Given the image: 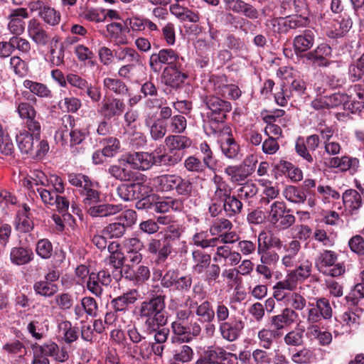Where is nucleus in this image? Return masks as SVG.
Returning a JSON list of instances; mask_svg holds the SVG:
<instances>
[{
	"mask_svg": "<svg viewBox=\"0 0 364 364\" xmlns=\"http://www.w3.org/2000/svg\"><path fill=\"white\" fill-rule=\"evenodd\" d=\"M22 183L24 187L36 192L38 187L48 186V177L42 171L34 169L23 180Z\"/></svg>",
	"mask_w": 364,
	"mask_h": 364,
	"instance_id": "72a5a7b5",
	"label": "nucleus"
},
{
	"mask_svg": "<svg viewBox=\"0 0 364 364\" xmlns=\"http://www.w3.org/2000/svg\"><path fill=\"white\" fill-rule=\"evenodd\" d=\"M193 316V313L189 309H179L176 313L175 320L171 323V328L173 336L171 337V342L175 343L178 341L181 343H189L193 338L200 335L201 328L196 322L188 327V321Z\"/></svg>",
	"mask_w": 364,
	"mask_h": 364,
	"instance_id": "20e7f679",
	"label": "nucleus"
},
{
	"mask_svg": "<svg viewBox=\"0 0 364 364\" xmlns=\"http://www.w3.org/2000/svg\"><path fill=\"white\" fill-rule=\"evenodd\" d=\"M30 208L24 204L23 208L18 211L15 225L16 229L21 232H28L33 228V222L30 218Z\"/></svg>",
	"mask_w": 364,
	"mask_h": 364,
	"instance_id": "f704fd0d",
	"label": "nucleus"
},
{
	"mask_svg": "<svg viewBox=\"0 0 364 364\" xmlns=\"http://www.w3.org/2000/svg\"><path fill=\"white\" fill-rule=\"evenodd\" d=\"M39 349L47 357H50L58 363H65L69 359V353L65 347H60L57 343L49 341L39 345Z\"/></svg>",
	"mask_w": 364,
	"mask_h": 364,
	"instance_id": "5701e85b",
	"label": "nucleus"
},
{
	"mask_svg": "<svg viewBox=\"0 0 364 364\" xmlns=\"http://www.w3.org/2000/svg\"><path fill=\"white\" fill-rule=\"evenodd\" d=\"M16 112L19 117L26 119V126L29 130L41 129V124L36 120V111L33 105L26 102H20L16 105Z\"/></svg>",
	"mask_w": 364,
	"mask_h": 364,
	"instance_id": "6ab92c4d",
	"label": "nucleus"
},
{
	"mask_svg": "<svg viewBox=\"0 0 364 364\" xmlns=\"http://www.w3.org/2000/svg\"><path fill=\"white\" fill-rule=\"evenodd\" d=\"M215 252L213 259L215 262L225 267L236 266L241 261V254L232 250L226 245H218L215 246Z\"/></svg>",
	"mask_w": 364,
	"mask_h": 364,
	"instance_id": "9d476101",
	"label": "nucleus"
},
{
	"mask_svg": "<svg viewBox=\"0 0 364 364\" xmlns=\"http://www.w3.org/2000/svg\"><path fill=\"white\" fill-rule=\"evenodd\" d=\"M97 309V304L94 298L90 296L84 297L82 299L80 304L76 305L74 308L75 318H82L85 314L95 316Z\"/></svg>",
	"mask_w": 364,
	"mask_h": 364,
	"instance_id": "2f4dec72",
	"label": "nucleus"
},
{
	"mask_svg": "<svg viewBox=\"0 0 364 364\" xmlns=\"http://www.w3.org/2000/svg\"><path fill=\"white\" fill-rule=\"evenodd\" d=\"M183 62H184V58L177 51L171 48H164L151 55L149 65L154 73H159L162 68V65H179Z\"/></svg>",
	"mask_w": 364,
	"mask_h": 364,
	"instance_id": "0eeeda50",
	"label": "nucleus"
},
{
	"mask_svg": "<svg viewBox=\"0 0 364 364\" xmlns=\"http://www.w3.org/2000/svg\"><path fill=\"white\" fill-rule=\"evenodd\" d=\"M223 202V209L228 217H233L241 213L242 203L235 196H230Z\"/></svg>",
	"mask_w": 364,
	"mask_h": 364,
	"instance_id": "052dcab7",
	"label": "nucleus"
},
{
	"mask_svg": "<svg viewBox=\"0 0 364 364\" xmlns=\"http://www.w3.org/2000/svg\"><path fill=\"white\" fill-rule=\"evenodd\" d=\"M286 212H290V210H287L286 204L282 201L276 200L273 202L269 207V210L268 211V220L272 224L278 223L281 217L283 216V214Z\"/></svg>",
	"mask_w": 364,
	"mask_h": 364,
	"instance_id": "603ef678",
	"label": "nucleus"
},
{
	"mask_svg": "<svg viewBox=\"0 0 364 364\" xmlns=\"http://www.w3.org/2000/svg\"><path fill=\"white\" fill-rule=\"evenodd\" d=\"M193 183L187 178H183L179 175H176L174 184V190L179 196L189 197L193 191Z\"/></svg>",
	"mask_w": 364,
	"mask_h": 364,
	"instance_id": "4d7b16f0",
	"label": "nucleus"
},
{
	"mask_svg": "<svg viewBox=\"0 0 364 364\" xmlns=\"http://www.w3.org/2000/svg\"><path fill=\"white\" fill-rule=\"evenodd\" d=\"M315 264L321 273L333 277L341 276L346 271L343 263L338 262V254L331 250H324L320 253Z\"/></svg>",
	"mask_w": 364,
	"mask_h": 364,
	"instance_id": "423d86ee",
	"label": "nucleus"
},
{
	"mask_svg": "<svg viewBox=\"0 0 364 364\" xmlns=\"http://www.w3.org/2000/svg\"><path fill=\"white\" fill-rule=\"evenodd\" d=\"M28 17L26 9L19 8L11 11L9 16L8 29L14 34L21 35L25 28L23 19Z\"/></svg>",
	"mask_w": 364,
	"mask_h": 364,
	"instance_id": "393cba45",
	"label": "nucleus"
},
{
	"mask_svg": "<svg viewBox=\"0 0 364 364\" xmlns=\"http://www.w3.org/2000/svg\"><path fill=\"white\" fill-rule=\"evenodd\" d=\"M220 149L223 154L228 159H236L238 157L240 146L232 137L228 135L225 139H222L220 143Z\"/></svg>",
	"mask_w": 364,
	"mask_h": 364,
	"instance_id": "c03bdc74",
	"label": "nucleus"
},
{
	"mask_svg": "<svg viewBox=\"0 0 364 364\" xmlns=\"http://www.w3.org/2000/svg\"><path fill=\"white\" fill-rule=\"evenodd\" d=\"M193 242L195 245L203 249L207 247H215L217 245L218 239L215 237L208 238V234L205 231H200L195 233L192 237Z\"/></svg>",
	"mask_w": 364,
	"mask_h": 364,
	"instance_id": "e2e57ef3",
	"label": "nucleus"
},
{
	"mask_svg": "<svg viewBox=\"0 0 364 364\" xmlns=\"http://www.w3.org/2000/svg\"><path fill=\"white\" fill-rule=\"evenodd\" d=\"M224 172L228 176L229 181L233 183L242 182L248 177L240 164L228 166L225 168Z\"/></svg>",
	"mask_w": 364,
	"mask_h": 364,
	"instance_id": "bf43d9fd",
	"label": "nucleus"
},
{
	"mask_svg": "<svg viewBox=\"0 0 364 364\" xmlns=\"http://www.w3.org/2000/svg\"><path fill=\"white\" fill-rule=\"evenodd\" d=\"M259 183L262 186L260 203L268 205L271 200L278 197L279 188L277 184L268 180H260Z\"/></svg>",
	"mask_w": 364,
	"mask_h": 364,
	"instance_id": "e433bc0d",
	"label": "nucleus"
},
{
	"mask_svg": "<svg viewBox=\"0 0 364 364\" xmlns=\"http://www.w3.org/2000/svg\"><path fill=\"white\" fill-rule=\"evenodd\" d=\"M33 289L36 294L50 297L58 291V287L55 283L43 280L35 282Z\"/></svg>",
	"mask_w": 364,
	"mask_h": 364,
	"instance_id": "5fc2aeb1",
	"label": "nucleus"
},
{
	"mask_svg": "<svg viewBox=\"0 0 364 364\" xmlns=\"http://www.w3.org/2000/svg\"><path fill=\"white\" fill-rule=\"evenodd\" d=\"M104 88L114 92L117 95H124L128 89L124 82L119 79L105 77L103 80Z\"/></svg>",
	"mask_w": 364,
	"mask_h": 364,
	"instance_id": "0e129e2a",
	"label": "nucleus"
},
{
	"mask_svg": "<svg viewBox=\"0 0 364 364\" xmlns=\"http://www.w3.org/2000/svg\"><path fill=\"white\" fill-rule=\"evenodd\" d=\"M80 195L83 197L85 205H92L100 200V193L97 191V184L92 182L83 189H79Z\"/></svg>",
	"mask_w": 364,
	"mask_h": 364,
	"instance_id": "3c124183",
	"label": "nucleus"
},
{
	"mask_svg": "<svg viewBox=\"0 0 364 364\" xmlns=\"http://www.w3.org/2000/svg\"><path fill=\"white\" fill-rule=\"evenodd\" d=\"M109 257V263L116 269L123 266L124 255L119 249V245L117 242H110L107 246Z\"/></svg>",
	"mask_w": 364,
	"mask_h": 364,
	"instance_id": "37998d69",
	"label": "nucleus"
},
{
	"mask_svg": "<svg viewBox=\"0 0 364 364\" xmlns=\"http://www.w3.org/2000/svg\"><path fill=\"white\" fill-rule=\"evenodd\" d=\"M192 258L194 263L193 269L198 274L202 273L210 262V256L199 250L193 251Z\"/></svg>",
	"mask_w": 364,
	"mask_h": 364,
	"instance_id": "09e8293b",
	"label": "nucleus"
},
{
	"mask_svg": "<svg viewBox=\"0 0 364 364\" xmlns=\"http://www.w3.org/2000/svg\"><path fill=\"white\" fill-rule=\"evenodd\" d=\"M205 103L209 110L207 113L208 118L215 122H223L226 118L227 113L232 109L229 102L214 95L207 96Z\"/></svg>",
	"mask_w": 364,
	"mask_h": 364,
	"instance_id": "6e6552de",
	"label": "nucleus"
},
{
	"mask_svg": "<svg viewBox=\"0 0 364 364\" xmlns=\"http://www.w3.org/2000/svg\"><path fill=\"white\" fill-rule=\"evenodd\" d=\"M213 181L215 186L213 200L223 202L228 198V197L230 196L231 189L221 176L215 175L213 178Z\"/></svg>",
	"mask_w": 364,
	"mask_h": 364,
	"instance_id": "de8ad7c7",
	"label": "nucleus"
},
{
	"mask_svg": "<svg viewBox=\"0 0 364 364\" xmlns=\"http://www.w3.org/2000/svg\"><path fill=\"white\" fill-rule=\"evenodd\" d=\"M139 297V294L138 291L136 289H131L112 299L111 304L116 311H125L128 306L135 303Z\"/></svg>",
	"mask_w": 364,
	"mask_h": 364,
	"instance_id": "473e14b6",
	"label": "nucleus"
},
{
	"mask_svg": "<svg viewBox=\"0 0 364 364\" xmlns=\"http://www.w3.org/2000/svg\"><path fill=\"white\" fill-rule=\"evenodd\" d=\"M125 105L124 102L117 98H113L109 101H102L97 109L104 118L110 119L115 116H119L124 112Z\"/></svg>",
	"mask_w": 364,
	"mask_h": 364,
	"instance_id": "cd10ccee",
	"label": "nucleus"
},
{
	"mask_svg": "<svg viewBox=\"0 0 364 364\" xmlns=\"http://www.w3.org/2000/svg\"><path fill=\"white\" fill-rule=\"evenodd\" d=\"M287 290H284L283 293L284 294V296L281 299H278L275 296V294L274 293V297L277 299L278 301L286 300V303L287 306H289L291 309L295 310H303L306 305V299L296 292L293 293H287Z\"/></svg>",
	"mask_w": 364,
	"mask_h": 364,
	"instance_id": "ea45409f",
	"label": "nucleus"
},
{
	"mask_svg": "<svg viewBox=\"0 0 364 364\" xmlns=\"http://www.w3.org/2000/svg\"><path fill=\"white\" fill-rule=\"evenodd\" d=\"M196 314L202 323H210L215 318V311L208 301H204L197 306Z\"/></svg>",
	"mask_w": 364,
	"mask_h": 364,
	"instance_id": "6e6d98bb",
	"label": "nucleus"
},
{
	"mask_svg": "<svg viewBox=\"0 0 364 364\" xmlns=\"http://www.w3.org/2000/svg\"><path fill=\"white\" fill-rule=\"evenodd\" d=\"M310 340H317L321 346L329 345L332 341V334L327 331H322L318 325H309L306 333Z\"/></svg>",
	"mask_w": 364,
	"mask_h": 364,
	"instance_id": "c9c22d12",
	"label": "nucleus"
},
{
	"mask_svg": "<svg viewBox=\"0 0 364 364\" xmlns=\"http://www.w3.org/2000/svg\"><path fill=\"white\" fill-rule=\"evenodd\" d=\"M151 155L149 152H134L124 156L123 161L129 164L133 168L148 170L152 167Z\"/></svg>",
	"mask_w": 364,
	"mask_h": 364,
	"instance_id": "412c9836",
	"label": "nucleus"
},
{
	"mask_svg": "<svg viewBox=\"0 0 364 364\" xmlns=\"http://www.w3.org/2000/svg\"><path fill=\"white\" fill-rule=\"evenodd\" d=\"M187 78L188 75L182 71V64L166 66L162 73L165 85L173 89L180 88Z\"/></svg>",
	"mask_w": 364,
	"mask_h": 364,
	"instance_id": "f8f14e48",
	"label": "nucleus"
},
{
	"mask_svg": "<svg viewBox=\"0 0 364 364\" xmlns=\"http://www.w3.org/2000/svg\"><path fill=\"white\" fill-rule=\"evenodd\" d=\"M30 8L32 11L39 9L38 16L49 26H54L60 21L61 16L60 12L54 8L43 5L41 1H38L31 3Z\"/></svg>",
	"mask_w": 364,
	"mask_h": 364,
	"instance_id": "a211bd4d",
	"label": "nucleus"
},
{
	"mask_svg": "<svg viewBox=\"0 0 364 364\" xmlns=\"http://www.w3.org/2000/svg\"><path fill=\"white\" fill-rule=\"evenodd\" d=\"M166 296L163 291L158 288L156 293L144 300L139 306V316L144 319V326L149 333H153L161 326L167 323V318L164 316V311L166 307Z\"/></svg>",
	"mask_w": 364,
	"mask_h": 364,
	"instance_id": "f257e3e1",
	"label": "nucleus"
},
{
	"mask_svg": "<svg viewBox=\"0 0 364 364\" xmlns=\"http://www.w3.org/2000/svg\"><path fill=\"white\" fill-rule=\"evenodd\" d=\"M244 328V323L240 318H230L219 325V331L222 338L228 341H235L240 336Z\"/></svg>",
	"mask_w": 364,
	"mask_h": 364,
	"instance_id": "2eb2a0df",
	"label": "nucleus"
},
{
	"mask_svg": "<svg viewBox=\"0 0 364 364\" xmlns=\"http://www.w3.org/2000/svg\"><path fill=\"white\" fill-rule=\"evenodd\" d=\"M66 122L70 127V131L68 134L70 136V141H68V131L63 129H59L56 132L55 135V141L58 143H60L61 145L69 144L70 147V151L74 155L80 154L83 151V149L79 145L85 139V132L80 129L77 126V123L75 122L74 118L69 115L66 117Z\"/></svg>",
	"mask_w": 364,
	"mask_h": 364,
	"instance_id": "39448f33",
	"label": "nucleus"
},
{
	"mask_svg": "<svg viewBox=\"0 0 364 364\" xmlns=\"http://www.w3.org/2000/svg\"><path fill=\"white\" fill-rule=\"evenodd\" d=\"M297 318L298 314L294 309L286 307L281 314L271 318V324L276 331L279 332L285 326L294 323Z\"/></svg>",
	"mask_w": 364,
	"mask_h": 364,
	"instance_id": "c85d7f7f",
	"label": "nucleus"
},
{
	"mask_svg": "<svg viewBox=\"0 0 364 364\" xmlns=\"http://www.w3.org/2000/svg\"><path fill=\"white\" fill-rule=\"evenodd\" d=\"M149 187L140 183H124L120 185L117 189L118 196L124 201H131L144 197V191ZM149 191H147V193Z\"/></svg>",
	"mask_w": 364,
	"mask_h": 364,
	"instance_id": "4468645a",
	"label": "nucleus"
},
{
	"mask_svg": "<svg viewBox=\"0 0 364 364\" xmlns=\"http://www.w3.org/2000/svg\"><path fill=\"white\" fill-rule=\"evenodd\" d=\"M295 269L290 270L283 280L277 282L274 287L275 296L281 299L284 296V290L294 291L299 283L306 279L312 272V262L308 255L304 252L299 254Z\"/></svg>",
	"mask_w": 364,
	"mask_h": 364,
	"instance_id": "f03ea898",
	"label": "nucleus"
},
{
	"mask_svg": "<svg viewBox=\"0 0 364 364\" xmlns=\"http://www.w3.org/2000/svg\"><path fill=\"white\" fill-rule=\"evenodd\" d=\"M27 31L28 37L39 47L48 46L51 42V36L36 19L28 21Z\"/></svg>",
	"mask_w": 364,
	"mask_h": 364,
	"instance_id": "9b49d317",
	"label": "nucleus"
},
{
	"mask_svg": "<svg viewBox=\"0 0 364 364\" xmlns=\"http://www.w3.org/2000/svg\"><path fill=\"white\" fill-rule=\"evenodd\" d=\"M146 124L149 128L150 134L154 140L162 139L166 133V124L162 119H156L152 124L149 117L146 119Z\"/></svg>",
	"mask_w": 364,
	"mask_h": 364,
	"instance_id": "8fccbe9b",
	"label": "nucleus"
},
{
	"mask_svg": "<svg viewBox=\"0 0 364 364\" xmlns=\"http://www.w3.org/2000/svg\"><path fill=\"white\" fill-rule=\"evenodd\" d=\"M315 35L311 30H305L301 34L296 36L293 40L295 53L303 56V53L311 49L314 44Z\"/></svg>",
	"mask_w": 364,
	"mask_h": 364,
	"instance_id": "a878e982",
	"label": "nucleus"
},
{
	"mask_svg": "<svg viewBox=\"0 0 364 364\" xmlns=\"http://www.w3.org/2000/svg\"><path fill=\"white\" fill-rule=\"evenodd\" d=\"M165 143L168 149L173 152L186 149L191 145V141L189 138L186 136L179 135V134L166 136Z\"/></svg>",
	"mask_w": 364,
	"mask_h": 364,
	"instance_id": "58836bf2",
	"label": "nucleus"
},
{
	"mask_svg": "<svg viewBox=\"0 0 364 364\" xmlns=\"http://www.w3.org/2000/svg\"><path fill=\"white\" fill-rule=\"evenodd\" d=\"M23 87L28 89L31 93L39 97H51V91L43 83L26 80L23 81Z\"/></svg>",
	"mask_w": 364,
	"mask_h": 364,
	"instance_id": "13d9d810",
	"label": "nucleus"
},
{
	"mask_svg": "<svg viewBox=\"0 0 364 364\" xmlns=\"http://www.w3.org/2000/svg\"><path fill=\"white\" fill-rule=\"evenodd\" d=\"M122 209L123 206L121 204L102 203L91 205L87 208V213L93 218H103L115 215L122 211Z\"/></svg>",
	"mask_w": 364,
	"mask_h": 364,
	"instance_id": "c756f323",
	"label": "nucleus"
},
{
	"mask_svg": "<svg viewBox=\"0 0 364 364\" xmlns=\"http://www.w3.org/2000/svg\"><path fill=\"white\" fill-rule=\"evenodd\" d=\"M331 48L328 44L321 43L314 50L306 53L304 57L314 65L328 67L331 62L327 60V57L331 55Z\"/></svg>",
	"mask_w": 364,
	"mask_h": 364,
	"instance_id": "dca6fc26",
	"label": "nucleus"
},
{
	"mask_svg": "<svg viewBox=\"0 0 364 364\" xmlns=\"http://www.w3.org/2000/svg\"><path fill=\"white\" fill-rule=\"evenodd\" d=\"M108 36L114 40L118 45L127 43L126 37L122 34V26L119 23H112L107 26Z\"/></svg>",
	"mask_w": 364,
	"mask_h": 364,
	"instance_id": "338daca9",
	"label": "nucleus"
},
{
	"mask_svg": "<svg viewBox=\"0 0 364 364\" xmlns=\"http://www.w3.org/2000/svg\"><path fill=\"white\" fill-rule=\"evenodd\" d=\"M286 200L295 204H303L306 200V194L304 190H301L294 186H287L282 192Z\"/></svg>",
	"mask_w": 364,
	"mask_h": 364,
	"instance_id": "a18cd8bd",
	"label": "nucleus"
},
{
	"mask_svg": "<svg viewBox=\"0 0 364 364\" xmlns=\"http://www.w3.org/2000/svg\"><path fill=\"white\" fill-rule=\"evenodd\" d=\"M33 253L31 250L23 247H14L11 250L10 258L12 263L22 265L33 259Z\"/></svg>",
	"mask_w": 364,
	"mask_h": 364,
	"instance_id": "79ce46f5",
	"label": "nucleus"
},
{
	"mask_svg": "<svg viewBox=\"0 0 364 364\" xmlns=\"http://www.w3.org/2000/svg\"><path fill=\"white\" fill-rule=\"evenodd\" d=\"M183 208V202L181 199L172 197L158 198L154 202L147 205L156 213H166L170 210H181Z\"/></svg>",
	"mask_w": 364,
	"mask_h": 364,
	"instance_id": "4be33fe9",
	"label": "nucleus"
},
{
	"mask_svg": "<svg viewBox=\"0 0 364 364\" xmlns=\"http://www.w3.org/2000/svg\"><path fill=\"white\" fill-rule=\"evenodd\" d=\"M58 328L59 336L66 343H71L78 338L77 328L73 326L70 321L60 322Z\"/></svg>",
	"mask_w": 364,
	"mask_h": 364,
	"instance_id": "4c0bfd02",
	"label": "nucleus"
},
{
	"mask_svg": "<svg viewBox=\"0 0 364 364\" xmlns=\"http://www.w3.org/2000/svg\"><path fill=\"white\" fill-rule=\"evenodd\" d=\"M343 203L350 215H356L362 207L363 200L361 195L355 189H348L342 195Z\"/></svg>",
	"mask_w": 364,
	"mask_h": 364,
	"instance_id": "bb28decb",
	"label": "nucleus"
},
{
	"mask_svg": "<svg viewBox=\"0 0 364 364\" xmlns=\"http://www.w3.org/2000/svg\"><path fill=\"white\" fill-rule=\"evenodd\" d=\"M124 24L129 31L142 32L146 28L149 31H156L159 30L157 25L149 18L139 15H133L126 18Z\"/></svg>",
	"mask_w": 364,
	"mask_h": 364,
	"instance_id": "aec40b11",
	"label": "nucleus"
},
{
	"mask_svg": "<svg viewBox=\"0 0 364 364\" xmlns=\"http://www.w3.org/2000/svg\"><path fill=\"white\" fill-rule=\"evenodd\" d=\"M362 311L356 309L355 310H348L345 311L341 319L343 322L350 328H357L360 323Z\"/></svg>",
	"mask_w": 364,
	"mask_h": 364,
	"instance_id": "774afa93",
	"label": "nucleus"
},
{
	"mask_svg": "<svg viewBox=\"0 0 364 364\" xmlns=\"http://www.w3.org/2000/svg\"><path fill=\"white\" fill-rule=\"evenodd\" d=\"M232 227V223L225 218L214 219L210 225V232L212 235H220L226 231L231 230Z\"/></svg>",
	"mask_w": 364,
	"mask_h": 364,
	"instance_id": "69168bd1",
	"label": "nucleus"
},
{
	"mask_svg": "<svg viewBox=\"0 0 364 364\" xmlns=\"http://www.w3.org/2000/svg\"><path fill=\"white\" fill-rule=\"evenodd\" d=\"M114 55L119 61H127L130 63H140L141 56L138 52L129 47L119 48L114 50Z\"/></svg>",
	"mask_w": 364,
	"mask_h": 364,
	"instance_id": "49530a36",
	"label": "nucleus"
},
{
	"mask_svg": "<svg viewBox=\"0 0 364 364\" xmlns=\"http://www.w3.org/2000/svg\"><path fill=\"white\" fill-rule=\"evenodd\" d=\"M301 242L298 240L293 239L286 242L283 246L285 255L282 258V264L285 267H293L301 253Z\"/></svg>",
	"mask_w": 364,
	"mask_h": 364,
	"instance_id": "b1692460",
	"label": "nucleus"
},
{
	"mask_svg": "<svg viewBox=\"0 0 364 364\" xmlns=\"http://www.w3.org/2000/svg\"><path fill=\"white\" fill-rule=\"evenodd\" d=\"M121 277L139 286L145 283L150 278V270L147 266L139 265L136 267L126 265L120 270Z\"/></svg>",
	"mask_w": 364,
	"mask_h": 364,
	"instance_id": "ddd939ff",
	"label": "nucleus"
},
{
	"mask_svg": "<svg viewBox=\"0 0 364 364\" xmlns=\"http://www.w3.org/2000/svg\"><path fill=\"white\" fill-rule=\"evenodd\" d=\"M177 174H163L153 179V185L156 189L161 192H169L174 190V184Z\"/></svg>",
	"mask_w": 364,
	"mask_h": 364,
	"instance_id": "a19ab883",
	"label": "nucleus"
},
{
	"mask_svg": "<svg viewBox=\"0 0 364 364\" xmlns=\"http://www.w3.org/2000/svg\"><path fill=\"white\" fill-rule=\"evenodd\" d=\"M215 93L223 97L235 100L242 94L239 87L228 82L227 77L224 75L213 76L210 80Z\"/></svg>",
	"mask_w": 364,
	"mask_h": 364,
	"instance_id": "1a4fd4ad",
	"label": "nucleus"
},
{
	"mask_svg": "<svg viewBox=\"0 0 364 364\" xmlns=\"http://www.w3.org/2000/svg\"><path fill=\"white\" fill-rule=\"evenodd\" d=\"M282 336V333L275 329L270 330L267 328H262L257 333V338L259 339V345L265 348L269 349L271 348L274 340L277 338H279Z\"/></svg>",
	"mask_w": 364,
	"mask_h": 364,
	"instance_id": "864d4df0",
	"label": "nucleus"
},
{
	"mask_svg": "<svg viewBox=\"0 0 364 364\" xmlns=\"http://www.w3.org/2000/svg\"><path fill=\"white\" fill-rule=\"evenodd\" d=\"M327 164L330 168H338L342 171L347 170L355 171L359 166V160L357 158L348 156H333L328 160Z\"/></svg>",
	"mask_w": 364,
	"mask_h": 364,
	"instance_id": "7c9ffc66",
	"label": "nucleus"
},
{
	"mask_svg": "<svg viewBox=\"0 0 364 364\" xmlns=\"http://www.w3.org/2000/svg\"><path fill=\"white\" fill-rule=\"evenodd\" d=\"M193 349L185 344L176 346L173 350L174 360L183 363L190 362L193 359Z\"/></svg>",
	"mask_w": 364,
	"mask_h": 364,
	"instance_id": "680f3d73",
	"label": "nucleus"
},
{
	"mask_svg": "<svg viewBox=\"0 0 364 364\" xmlns=\"http://www.w3.org/2000/svg\"><path fill=\"white\" fill-rule=\"evenodd\" d=\"M147 250L150 254L156 255L157 262H164L171 253L172 247L167 239H151L147 245Z\"/></svg>",
	"mask_w": 364,
	"mask_h": 364,
	"instance_id": "f3484780",
	"label": "nucleus"
},
{
	"mask_svg": "<svg viewBox=\"0 0 364 364\" xmlns=\"http://www.w3.org/2000/svg\"><path fill=\"white\" fill-rule=\"evenodd\" d=\"M18 149L33 159H42L49 151L46 140L41 139V129H21L16 135Z\"/></svg>",
	"mask_w": 364,
	"mask_h": 364,
	"instance_id": "7ed1b4c3",
	"label": "nucleus"
}]
</instances>
